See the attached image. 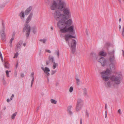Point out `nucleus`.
I'll use <instances>...</instances> for the list:
<instances>
[{
	"label": "nucleus",
	"mask_w": 124,
	"mask_h": 124,
	"mask_svg": "<svg viewBox=\"0 0 124 124\" xmlns=\"http://www.w3.org/2000/svg\"><path fill=\"white\" fill-rule=\"evenodd\" d=\"M4 7V6H3V7Z\"/></svg>",
	"instance_id": "nucleus-63"
},
{
	"label": "nucleus",
	"mask_w": 124,
	"mask_h": 124,
	"mask_svg": "<svg viewBox=\"0 0 124 124\" xmlns=\"http://www.w3.org/2000/svg\"><path fill=\"white\" fill-rule=\"evenodd\" d=\"M121 21V18H119V22H120Z\"/></svg>",
	"instance_id": "nucleus-49"
},
{
	"label": "nucleus",
	"mask_w": 124,
	"mask_h": 124,
	"mask_svg": "<svg viewBox=\"0 0 124 124\" xmlns=\"http://www.w3.org/2000/svg\"><path fill=\"white\" fill-rule=\"evenodd\" d=\"M114 63H111L109 64V69L107 68L105 71L100 73L101 77L105 81H108L109 79L111 81H108L105 83V86L108 87H110L114 84L118 85L120 84L122 78V75L121 72H116L115 75H112L109 77L112 72V70L116 69L115 65Z\"/></svg>",
	"instance_id": "nucleus-2"
},
{
	"label": "nucleus",
	"mask_w": 124,
	"mask_h": 124,
	"mask_svg": "<svg viewBox=\"0 0 124 124\" xmlns=\"http://www.w3.org/2000/svg\"><path fill=\"white\" fill-rule=\"evenodd\" d=\"M121 28V26L120 25H119V29H120H120Z\"/></svg>",
	"instance_id": "nucleus-55"
},
{
	"label": "nucleus",
	"mask_w": 124,
	"mask_h": 124,
	"mask_svg": "<svg viewBox=\"0 0 124 124\" xmlns=\"http://www.w3.org/2000/svg\"><path fill=\"white\" fill-rule=\"evenodd\" d=\"M122 34L123 36H124V26H123V30L122 32Z\"/></svg>",
	"instance_id": "nucleus-32"
},
{
	"label": "nucleus",
	"mask_w": 124,
	"mask_h": 124,
	"mask_svg": "<svg viewBox=\"0 0 124 124\" xmlns=\"http://www.w3.org/2000/svg\"><path fill=\"white\" fill-rule=\"evenodd\" d=\"M6 74L7 77H9V71L8 70H6Z\"/></svg>",
	"instance_id": "nucleus-26"
},
{
	"label": "nucleus",
	"mask_w": 124,
	"mask_h": 124,
	"mask_svg": "<svg viewBox=\"0 0 124 124\" xmlns=\"http://www.w3.org/2000/svg\"><path fill=\"white\" fill-rule=\"evenodd\" d=\"M76 82L77 83V84L78 85L79 84L80 80L78 78H76Z\"/></svg>",
	"instance_id": "nucleus-25"
},
{
	"label": "nucleus",
	"mask_w": 124,
	"mask_h": 124,
	"mask_svg": "<svg viewBox=\"0 0 124 124\" xmlns=\"http://www.w3.org/2000/svg\"><path fill=\"white\" fill-rule=\"evenodd\" d=\"M105 118H106L107 117V111H106L105 112Z\"/></svg>",
	"instance_id": "nucleus-40"
},
{
	"label": "nucleus",
	"mask_w": 124,
	"mask_h": 124,
	"mask_svg": "<svg viewBox=\"0 0 124 124\" xmlns=\"http://www.w3.org/2000/svg\"><path fill=\"white\" fill-rule=\"evenodd\" d=\"M21 76L22 77H23L24 76V74L23 73H22L21 74Z\"/></svg>",
	"instance_id": "nucleus-41"
},
{
	"label": "nucleus",
	"mask_w": 124,
	"mask_h": 124,
	"mask_svg": "<svg viewBox=\"0 0 124 124\" xmlns=\"http://www.w3.org/2000/svg\"><path fill=\"white\" fill-rule=\"evenodd\" d=\"M63 21L58 22L57 25L59 28L61 29L60 31L62 33H65L69 32L70 34L73 35L75 34V30L73 26L71 25L72 23L71 19H69L66 21V18L64 16Z\"/></svg>",
	"instance_id": "nucleus-3"
},
{
	"label": "nucleus",
	"mask_w": 124,
	"mask_h": 124,
	"mask_svg": "<svg viewBox=\"0 0 124 124\" xmlns=\"http://www.w3.org/2000/svg\"><path fill=\"white\" fill-rule=\"evenodd\" d=\"M18 54V53L17 52L16 54H15V55L14 58L17 57Z\"/></svg>",
	"instance_id": "nucleus-35"
},
{
	"label": "nucleus",
	"mask_w": 124,
	"mask_h": 124,
	"mask_svg": "<svg viewBox=\"0 0 124 124\" xmlns=\"http://www.w3.org/2000/svg\"><path fill=\"white\" fill-rule=\"evenodd\" d=\"M53 65V68L54 69H55L58 66V64L57 63H55V62H54Z\"/></svg>",
	"instance_id": "nucleus-21"
},
{
	"label": "nucleus",
	"mask_w": 124,
	"mask_h": 124,
	"mask_svg": "<svg viewBox=\"0 0 124 124\" xmlns=\"http://www.w3.org/2000/svg\"><path fill=\"white\" fill-rule=\"evenodd\" d=\"M44 71L45 73L46 74L47 76H48L49 75V73L48 72L50 71V70L47 67L45 68Z\"/></svg>",
	"instance_id": "nucleus-12"
},
{
	"label": "nucleus",
	"mask_w": 124,
	"mask_h": 124,
	"mask_svg": "<svg viewBox=\"0 0 124 124\" xmlns=\"http://www.w3.org/2000/svg\"><path fill=\"white\" fill-rule=\"evenodd\" d=\"M56 70H52L51 71V75H54L55 72H56Z\"/></svg>",
	"instance_id": "nucleus-29"
},
{
	"label": "nucleus",
	"mask_w": 124,
	"mask_h": 124,
	"mask_svg": "<svg viewBox=\"0 0 124 124\" xmlns=\"http://www.w3.org/2000/svg\"><path fill=\"white\" fill-rule=\"evenodd\" d=\"M86 115L88 117L89 116L88 114V113H87Z\"/></svg>",
	"instance_id": "nucleus-56"
},
{
	"label": "nucleus",
	"mask_w": 124,
	"mask_h": 124,
	"mask_svg": "<svg viewBox=\"0 0 124 124\" xmlns=\"http://www.w3.org/2000/svg\"><path fill=\"white\" fill-rule=\"evenodd\" d=\"M26 45V44L25 43H24L23 44V45L24 46H25V45Z\"/></svg>",
	"instance_id": "nucleus-52"
},
{
	"label": "nucleus",
	"mask_w": 124,
	"mask_h": 124,
	"mask_svg": "<svg viewBox=\"0 0 124 124\" xmlns=\"http://www.w3.org/2000/svg\"><path fill=\"white\" fill-rule=\"evenodd\" d=\"M86 33L87 35H88V32L87 30L86 29Z\"/></svg>",
	"instance_id": "nucleus-42"
},
{
	"label": "nucleus",
	"mask_w": 124,
	"mask_h": 124,
	"mask_svg": "<svg viewBox=\"0 0 124 124\" xmlns=\"http://www.w3.org/2000/svg\"><path fill=\"white\" fill-rule=\"evenodd\" d=\"M0 58H1V60L3 61V57L2 55V54L1 53V52L0 51Z\"/></svg>",
	"instance_id": "nucleus-31"
},
{
	"label": "nucleus",
	"mask_w": 124,
	"mask_h": 124,
	"mask_svg": "<svg viewBox=\"0 0 124 124\" xmlns=\"http://www.w3.org/2000/svg\"><path fill=\"white\" fill-rule=\"evenodd\" d=\"M107 104L106 103L105 104V108L106 109L107 108Z\"/></svg>",
	"instance_id": "nucleus-47"
},
{
	"label": "nucleus",
	"mask_w": 124,
	"mask_h": 124,
	"mask_svg": "<svg viewBox=\"0 0 124 124\" xmlns=\"http://www.w3.org/2000/svg\"><path fill=\"white\" fill-rule=\"evenodd\" d=\"M46 51L47 52L49 53H51V51L49 50H46Z\"/></svg>",
	"instance_id": "nucleus-39"
},
{
	"label": "nucleus",
	"mask_w": 124,
	"mask_h": 124,
	"mask_svg": "<svg viewBox=\"0 0 124 124\" xmlns=\"http://www.w3.org/2000/svg\"><path fill=\"white\" fill-rule=\"evenodd\" d=\"M22 44V43L20 42L18 43L17 45H16V47L17 48V49L20 48Z\"/></svg>",
	"instance_id": "nucleus-22"
},
{
	"label": "nucleus",
	"mask_w": 124,
	"mask_h": 124,
	"mask_svg": "<svg viewBox=\"0 0 124 124\" xmlns=\"http://www.w3.org/2000/svg\"><path fill=\"white\" fill-rule=\"evenodd\" d=\"M83 94L84 96L86 98L88 97L89 96L87 94L86 88H84L83 89Z\"/></svg>",
	"instance_id": "nucleus-11"
},
{
	"label": "nucleus",
	"mask_w": 124,
	"mask_h": 124,
	"mask_svg": "<svg viewBox=\"0 0 124 124\" xmlns=\"http://www.w3.org/2000/svg\"><path fill=\"white\" fill-rule=\"evenodd\" d=\"M34 78H32V80L31 81V87H32V84H33V83L34 82Z\"/></svg>",
	"instance_id": "nucleus-28"
},
{
	"label": "nucleus",
	"mask_w": 124,
	"mask_h": 124,
	"mask_svg": "<svg viewBox=\"0 0 124 124\" xmlns=\"http://www.w3.org/2000/svg\"><path fill=\"white\" fill-rule=\"evenodd\" d=\"M19 16L20 18L22 20L24 19L25 17V15L24 12L21 11L19 15Z\"/></svg>",
	"instance_id": "nucleus-13"
},
{
	"label": "nucleus",
	"mask_w": 124,
	"mask_h": 124,
	"mask_svg": "<svg viewBox=\"0 0 124 124\" xmlns=\"http://www.w3.org/2000/svg\"><path fill=\"white\" fill-rule=\"evenodd\" d=\"M7 101L8 102H9V99H8L7 100Z\"/></svg>",
	"instance_id": "nucleus-45"
},
{
	"label": "nucleus",
	"mask_w": 124,
	"mask_h": 124,
	"mask_svg": "<svg viewBox=\"0 0 124 124\" xmlns=\"http://www.w3.org/2000/svg\"><path fill=\"white\" fill-rule=\"evenodd\" d=\"M41 69L43 70L44 71V69H45V68L44 69L43 67H42L41 68Z\"/></svg>",
	"instance_id": "nucleus-51"
},
{
	"label": "nucleus",
	"mask_w": 124,
	"mask_h": 124,
	"mask_svg": "<svg viewBox=\"0 0 124 124\" xmlns=\"http://www.w3.org/2000/svg\"><path fill=\"white\" fill-rule=\"evenodd\" d=\"M34 74V73L33 72L31 74V77H32V78H34V76H33Z\"/></svg>",
	"instance_id": "nucleus-37"
},
{
	"label": "nucleus",
	"mask_w": 124,
	"mask_h": 124,
	"mask_svg": "<svg viewBox=\"0 0 124 124\" xmlns=\"http://www.w3.org/2000/svg\"><path fill=\"white\" fill-rule=\"evenodd\" d=\"M73 87L72 86H71L70 88L69 91L70 93L72 92L73 90Z\"/></svg>",
	"instance_id": "nucleus-27"
},
{
	"label": "nucleus",
	"mask_w": 124,
	"mask_h": 124,
	"mask_svg": "<svg viewBox=\"0 0 124 124\" xmlns=\"http://www.w3.org/2000/svg\"><path fill=\"white\" fill-rule=\"evenodd\" d=\"M50 9L53 10L52 14L55 18L57 21L58 22H62L63 16L67 18L71 17V13L69 7L67 6L64 0H54L50 7Z\"/></svg>",
	"instance_id": "nucleus-1"
},
{
	"label": "nucleus",
	"mask_w": 124,
	"mask_h": 124,
	"mask_svg": "<svg viewBox=\"0 0 124 124\" xmlns=\"http://www.w3.org/2000/svg\"><path fill=\"white\" fill-rule=\"evenodd\" d=\"M5 68L9 69V64L7 62H5L4 64Z\"/></svg>",
	"instance_id": "nucleus-19"
},
{
	"label": "nucleus",
	"mask_w": 124,
	"mask_h": 124,
	"mask_svg": "<svg viewBox=\"0 0 124 124\" xmlns=\"http://www.w3.org/2000/svg\"><path fill=\"white\" fill-rule=\"evenodd\" d=\"M82 106V105L77 104L76 108V111H79L81 109Z\"/></svg>",
	"instance_id": "nucleus-15"
},
{
	"label": "nucleus",
	"mask_w": 124,
	"mask_h": 124,
	"mask_svg": "<svg viewBox=\"0 0 124 124\" xmlns=\"http://www.w3.org/2000/svg\"><path fill=\"white\" fill-rule=\"evenodd\" d=\"M115 50H113L111 51H109L108 52V54L110 56H113L115 55Z\"/></svg>",
	"instance_id": "nucleus-17"
},
{
	"label": "nucleus",
	"mask_w": 124,
	"mask_h": 124,
	"mask_svg": "<svg viewBox=\"0 0 124 124\" xmlns=\"http://www.w3.org/2000/svg\"><path fill=\"white\" fill-rule=\"evenodd\" d=\"M9 72H11V71L10 70V71H9Z\"/></svg>",
	"instance_id": "nucleus-62"
},
{
	"label": "nucleus",
	"mask_w": 124,
	"mask_h": 124,
	"mask_svg": "<svg viewBox=\"0 0 124 124\" xmlns=\"http://www.w3.org/2000/svg\"><path fill=\"white\" fill-rule=\"evenodd\" d=\"M75 37L74 36H72L71 35H70V34H67L65 36V39L66 41L68 42V43H69V40L71 38H75Z\"/></svg>",
	"instance_id": "nucleus-8"
},
{
	"label": "nucleus",
	"mask_w": 124,
	"mask_h": 124,
	"mask_svg": "<svg viewBox=\"0 0 124 124\" xmlns=\"http://www.w3.org/2000/svg\"><path fill=\"white\" fill-rule=\"evenodd\" d=\"M17 114L16 113H14L12 116L11 118L12 119H14L15 116Z\"/></svg>",
	"instance_id": "nucleus-24"
},
{
	"label": "nucleus",
	"mask_w": 124,
	"mask_h": 124,
	"mask_svg": "<svg viewBox=\"0 0 124 124\" xmlns=\"http://www.w3.org/2000/svg\"><path fill=\"white\" fill-rule=\"evenodd\" d=\"M109 60L111 63H115L116 62V60L115 55L113 56H110Z\"/></svg>",
	"instance_id": "nucleus-10"
},
{
	"label": "nucleus",
	"mask_w": 124,
	"mask_h": 124,
	"mask_svg": "<svg viewBox=\"0 0 124 124\" xmlns=\"http://www.w3.org/2000/svg\"><path fill=\"white\" fill-rule=\"evenodd\" d=\"M13 99V97H11L10 99V100H12Z\"/></svg>",
	"instance_id": "nucleus-53"
},
{
	"label": "nucleus",
	"mask_w": 124,
	"mask_h": 124,
	"mask_svg": "<svg viewBox=\"0 0 124 124\" xmlns=\"http://www.w3.org/2000/svg\"><path fill=\"white\" fill-rule=\"evenodd\" d=\"M33 33H35L36 32V31L34 30L33 31Z\"/></svg>",
	"instance_id": "nucleus-54"
},
{
	"label": "nucleus",
	"mask_w": 124,
	"mask_h": 124,
	"mask_svg": "<svg viewBox=\"0 0 124 124\" xmlns=\"http://www.w3.org/2000/svg\"><path fill=\"white\" fill-rule=\"evenodd\" d=\"M98 62L101 63L102 66L103 67L106 65L108 62V61L103 57H101L100 58Z\"/></svg>",
	"instance_id": "nucleus-6"
},
{
	"label": "nucleus",
	"mask_w": 124,
	"mask_h": 124,
	"mask_svg": "<svg viewBox=\"0 0 124 124\" xmlns=\"http://www.w3.org/2000/svg\"><path fill=\"white\" fill-rule=\"evenodd\" d=\"M48 60L50 62H54L53 57L51 56H49L48 57Z\"/></svg>",
	"instance_id": "nucleus-20"
},
{
	"label": "nucleus",
	"mask_w": 124,
	"mask_h": 124,
	"mask_svg": "<svg viewBox=\"0 0 124 124\" xmlns=\"http://www.w3.org/2000/svg\"><path fill=\"white\" fill-rule=\"evenodd\" d=\"M3 28L2 30L0 32V34L1 37V39L3 41L4 40L6 37V35L5 34L4 32V31L5 30V26L4 24L2 23Z\"/></svg>",
	"instance_id": "nucleus-7"
},
{
	"label": "nucleus",
	"mask_w": 124,
	"mask_h": 124,
	"mask_svg": "<svg viewBox=\"0 0 124 124\" xmlns=\"http://www.w3.org/2000/svg\"><path fill=\"white\" fill-rule=\"evenodd\" d=\"M118 0L119 1V2H121V0Z\"/></svg>",
	"instance_id": "nucleus-58"
},
{
	"label": "nucleus",
	"mask_w": 124,
	"mask_h": 124,
	"mask_svg": "<svg viewBox=\"0 0 124 124\" xmlns=\"http://www.w3.org/2000/svg\"><path fill=\"white\" fill-rule=\"evenodd\" d=\"M50 61L49 60L47 61L46 62V64L47 65H48L50 63Z\"/></svg>",
	"instance_id": "nucleus-33"
},
{
	"label": "nucleus",
	"mask_w": 124,
	"mask_h": 124,
	"mask_svg": "<svg viewBox=\"0 0 124 124\" xmlns=\"http://www.w3.org/2000/svg\"><path fill=\"white\" fill-rule=\"evenodd\" d=\"M47 79L48 80V77H47Z\"/></svg>",
	"instance_id": "nucleus-59"
},
{
	"label": "nucleus",
	"mask_w": 124,
	"mask_h": 124,
	"mask_svg": "<svg viewBox=\"0 0 124 124\" xmlns=\"http://www.w3.org/2000/svg\"><path fill=\"white\" fill-rule=\"evenodd\" d=\"M51 101L52 103L53 104H56L57 102L56 101L52 99H51Z\"/></svg>",
	"instance_id": "nucleus-23"
},
{
	"label": "nucleus",
	"mask_w": 124,
	"mask_h": 124,
	"mask_svg": "<svg viewBox=\"0 0 124 124\" xmlns=\"http://www.w3.org/2000/svg\"><path fill=\"white\" fill-rule=\"evenodd\" d=\"M14 95L13 94H12V96H11V97H12L13 98V97H14Z\"/></svg>",
	"instance_id": "nucleus-50"
},
{
	"label": "nucleus",
	"mask_w": 124,
	"mask_h": 124,
	"mask_svg": "<svg viewBox=\"0 0 124 124\" xmlns=\"http://www.w3.org/2000/svg\"><path fill=\"white\" fill-rule=\"evenodd\" d=\"M14 39V38H12L11 39L10 42H11V43H12V41Z\"/></svg>",
	"instance_id": "nucleus-38"
},
{
	"label": "nucleus",
	"mask_w": 124,
	"mask_h": 124,
	"mask_svg": "<svg viewBox=\"0 0 124 124\" xmlns=\"http://www.w3.org/2000/svg\"><path fill=\"white\" fill-rule=\"evenodd\" d=\"M77 104L83 106V100L80 99H78L77 101Z\"/></svg>",
	"instance_id": "nucleus-16"
},
{
	"label": "nucleus",
	"mask_w": 124,
	"mask_h": 124,
	"mask_svg": "<svg viewBox=\"0 0 124 124\" xmlns=\"http://www.w3.org/2000/svg\"><path fill=\"white\" fill-rule=\"evenodd\" d=\"M56 54H57V56H58V57L59 58V51H58L57 52Z\"/></svg>",
	"instance_id": "nucleus-36"
},
{
	"label": "nucleus",
	"mask_w": 124,
	"mask_h": 124,
	"mask_svg": "<svg viewBox=\"0 0 124 124\" xmlns=\"http://www.w3.org/2000/svg\"><path fill=\"white\" fill-rule=\"evenodd\" d=\"M77 43L75 40L72 39L70 44L68 43L69 46L71 47L70 49L72 53L73 54H74L76 51Z\"/></svg>",
	"instance_id": "nucleus-5"
},
{
	"label": "nucleus",
	"mask_w": 124,
	"mask_h": 124,
	"mask_svg": "<svg viewBox=\"0 0 124 124\" xmlns=\"http://www.w3.org/2000/svg\"><path fill=\"white\" fill-rule=\"evenodd\" d=\"M32 8V6H30L26 10L25 12V15H28L29 13L30 12Z\"/></svg>",
	"instance_id": "nucleus-9"
},
{
	"label": "nucleus",
	"mask_w": 124,
	"mask_h": 124,
	"mask_svg": "<svg viewBox=\"0 0 124 124\" xmlns=\"http://www.w3.org/2000/svg\"><path fill=\"white\" fill-rule=\"evenodd\" d=\"M39 107H38V108H37V111H38V110L39 109Z\"/></svg>",
	"instance_id": "nucleus-60"
},
{
	"label": "nucleus",
	"mask_w": 124,
	"mask_h": 124,
	"mask_svg": "<svg viewBox=\"0 0 124 124\" xmlns=\"http://www.w3.org/2000/svg\"><path fill=\"white\" fill-rule=\"evenodd\" d=\"M18 62H17V64H16V68H17V67H18Z\"/></svg>",
	"instance_id": "nucleus-46"
},
{
	"label": "nucleus",
	"mask_w": 124,
	"mask_h": 124,
	"mask_svg": "<svg viewBox=\"0 0 124 124\" xmlns=\"http://www.w3.org/2000/svg\"><path fill=\"white\" fill-rule=\"evenodd\" d=\"M51 29L52 30H53V27H51Z\"/></svg>",
	"instance_id": "nucleus-57"
},
{
	"label": "nucleus",
	"mask_w": 124,
	"mask_h": 124,
	"mask_svg": "<svg viewBox=\"0 0 124 124\" xmlns=\"http://www.w3.org/2000/svg\"><path fill=\"white\" fill-rule=\"evenodd\" d=\"M80 124H82V119H80Z\"/></svg>",
	"instance_id": "nucleus-44"
},
{
	"label": "nucleus",
	"mask_w": 124,
	"mask_h": 124,
	"mask_svg": "<svg viewBox=\"0 0 124 124\" xmlns=\"http://www.w3.org/2000/svg\"><path fill=\"white\" fill-rule=\"evenodd\" d=\"M122 54L123 56H124V51L123 50H122Z\"/></svg>",
	"instance_id": "nucleus-43"
},
{
	"label": "nucleus",
	"mask_w": 124,
	"mask_h": 124,
	"mask_svg": "<svg viewBox=\"0 0 124 124\" xmlns=\"http://www.w3.org/2000/svg\"><path fill=\"white\" fill-rule=\"evenodd\" d=\"M10 46L11 47H12V43H11V42H10Z\"/></svg>",
	"instance_id": "nucleus-48"
},
{
	"label": "nucleus",
	"mask_w": 124,
	"mask_h": 124,
	"mask_svg": "<svg viewBox=\"0 0 124 124\" xmlns=\"http://www.w3.org/2000/svg\"><path fill=\"white\" fill-rule=\"evenodd\" d=\"M99 54L100 55L105 56L107 54L103 51H101L99 52Z\"/></svg>",
	"instance_id": "nucleus-18"
},
{
	"label": "nucleus",
	"mask_w": 124,
	"mask_h": 124,
	"mask_svg": "<svg viewBox=\"0 0 124 124\" xmlns=\"http://www.w3.org/2000/svg\"><path fill=\"white\" fill-rule=\"evenodd\" d=\"M124 1V0H123Z\"/></svg>",
	"instance_id": "nucleus-64"
},
{
	"label": "nucleus",
	"mask_w": 124,
	"mask_h": 124,
	"mask_svg": "<svg viewBox=\"0 0 124 124\" xmlns=\"http://www.w3.org/2000/svg\"><path fill=\"white\" fill-rule=\"evenodd\" d=\"M6 109V107H5V108H4V110H5Z\"/></svg>",
	"instance_id": "nucleus-61"
},
{
	"label": "nucleus",
	"mask_w": 124,
	"mask_h": 124,
	"mask_svg": "<svg viewBox=\"0 0 124 124\" xmlns=\"http://www.w3.org/2000/svg\"><path fill=\"white\" fill-rule=\"evenodd\" d=\"M72 107V106H69L67 108V111L69 114L70 115L72 114V113L71 111V109Z\"/></svg>",
	"instance_id": "nucleus-14"
},
{
	"label": "nucleus",
	"mask_w": 124,
	"mask_h": 124,
	"mask_svg": "<svg viewBox=\"0 0 124 124\" xmlns=\"http://www.w3.org/2000/svg\"><path fill=\"white\" fill-rule=\"evenodd\" d=\"M41 42H43L44 43H45L46 42V40L44 39H41L40 40Z\"/></svg>",
	"instance_id": "nucleus-30"
},
{
	"label": "nucleus",
	"mask_w": 124,
	"mask_h": 124,
	"mask_svg": "<svg viewBox=\"0 0 124 124\" xmlns=\"http://www.w3.org/2000/svg\"><path fill=\"white\" fill-rule=\"evenodd\" d=\"M118 113L120 114H121L122 113V112L121 111V110L120 109H119L118 110Z\"/></svg>",
	"instance_id": "nucleus-34"
},
{
	"label": "nucleus",
	"mask_w": 124,
	"mask_h": 124,
	"mask_svg": "<svg viewBox=\"0 0 124 124\" xmlns=\"http://www.w3.org/2000/svg\"><path fill=\"white\" fill-rule=\"evenodd\" d=\"M33 15V14L32 13H31L26 18L25 22L27 23L26 24L25 26L24 27L23 30V32H24L26 31V35L27 37H28L29 35L31 30L30 26L28 23L31 20Z\"/></svg>",
	"instance_id": "nucleus-4"
}]
</instances>
